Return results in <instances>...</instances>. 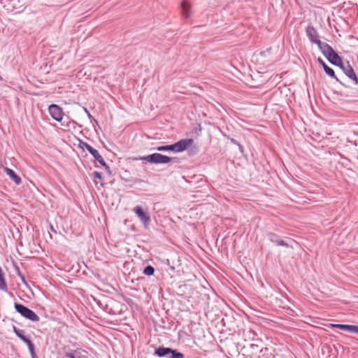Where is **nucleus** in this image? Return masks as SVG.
Returning <instances> with one entry per match:
<instances>
[{"label":"nucleus","instance_id":"1","mask_svg":"<svg viewBox=\"0 0 358 358\" xmlns=\"http://www.w3.org/2000/svg\"><path fill=\"white\" fill-rule=\"evenodd\" d=\"M193 142L192 138H184L171 145L158 146L155 150L159 152H181L190 148Z\"/></svg>","mask_w":358,"mask_h":358},{"label":"nucleus","instance_id":"2","mask_svg":"<svg viewBox=\"0 0 358 358\" xmlns=\"http://www.w3.org/2000/svg\"><path fill=\"white\" fill-rule=\"evenodd\" d=\"M176 158H171L169 156L164 155L159 153H153L145 157H141L139 158H136L135 159L145 160L150 164H168L171 162L172 159H176Z\"/></svg>","mask_w":358,"mask_h":358},{"label":"nucleus","instance_id":"3","mask_svg":"<svg viewBox=\"0 0 358 358\" xmlns=\"http://www.w3.org/2000/svg\"><path fill=\"white\" fill-rule=\"evenodd\" d=\"M14 308L17 313L31 322H38L40 320L38 315L23 304L15 303Z\"/></svg>","mask_w":358,"mask_h":358},{"label":"nucleus","instance_id":"4","mask_svg":"<svg viewBox=\"0 0 358 358\" xmlns=\"http://www.w3.org/2000/svg\"><path fill=\"white\" fill-rule=\"evenodd\" d=\"M340 69L343 71V72L351 80H352L355 84L358 85V78L350 64L349 62H347L346 64L342 62V65L338 66Z\"/></svg>","mask_w":358,"mask_h":358},{"label":"nucleus","instance_id":"5","mask_svg":"<svg viewBox=\"0 0 358 358\" xmlns=\"http://www.w3.org/2000/svg\"><path fill=\"white\" fill-rule=\"evenodd\" d=\"M48 110L52 119L57 122L62 121L64 115L62 108L56 104H51L48 108Z\"/></svg>","mask_w":358,"mask_h":358},{"label":"nucleus","instance_id":"6","mask_svg":"<svg viewBox=\"0 0 358 358\" xmlns=\"http://www.w3.org/2000/svg\"><path fill=\"white\" fill-rule=\"evenodd\" d=\"M133 210L145 226L149 224L150 222V217L149 214L145 213L141 206H136L134 208Z\"/></svg>","mask_w":358,"mask_h":358},{"label":"nucleus","instance_id":"7","mask_svg":"<svg viewBox=\"0 0 358 358\" xmlns=\"http://www.w3.org/2000/svg\"><path fill=\"white\" fill-rule=\"evenodd\" d=\"M267 236H268V240L271 243L275 244L278 246H283V247H286V248H292V246L290 245L289 244V243L282 240L280 238V236L275 234V233L268 232L267 234Z\"/></svg>","mask_w":358,"mask_h":358},{"label":"nucleus","instance_id":"8","mask_svg":"<svg viewBox=\"0 0 358 358\" xmlns=\"http://www.w3.org/2000/svg\"><path fill=\"white\" fill-rule=\"evenodd\" d=\"M306 34L312 43L316 44L320 41L319 34L313 25L306 27Z\"/></svg>","mask_w":358,"mask_h":358},{"label":"nucleus","instance_id":"9","mask_svg":"<svg viewBox=\"0 0 358 358\" xmlns=\"http://www.w3.org/2000/svg\"><path fill=\"white\" fill-rule=\"evenodd\" d=\"M326 58L333 65L337 66L342 65L343 59L338 53L334 51V50H333L328 55H326Z\"/></svg>","mask_w":358,"mask_h":358},{"label":"nucleus","instance_id":"10","mask_svg":"<svg viewBox=\"0 0 358 358\" xmlns=\"http://www.w3.org/2000/svg\"><path fill=\"white\" fill-rule=\"evenodd\" d=\"M317 62H319V64L322 66L324 71H325V73L329 76H330L331 78H334L337 82L340 83L341 84H342V83L340 81V80L335 75V72L334 71L333 69H331V67H329L325 62L324 61L319 57L317 59Z\"/></svg>","mask_w":358,"mask_h":358},{"label":"nucleus","instance_id":"11","mask_svg":"<svg viewBox=\"0 0 358 358\" xmlns=\"http://www.w3.org/2000/svg\"><path fill=\"white\" fill-rule=\"evenodd\" d=\"M171 348L164 346H159L155 350L154 355L158 357L170 358Z\"/></svg>","mask_w":358,"mask_h":358},{"label":"nucleus","instance_id":"12","mask_svg":"<svg viewBox=\"0 0 358 358\" xmlns=\"http://www.w3.org/2000/svg\"><path fill=\"white\" fill-rule=\"evenodd\" d=\"M316 45H317L320 50L325 57L326 55H328L334 50L328 43L322 42L321 41H318Z\"/></svg>","mask_w":358,"mask_h":358},{"label":"nucleus","instance_id":"13","mask_svg":"<svg viewBox=\"0 0 358 358\" xmlns=\"http://www.w3.org/2000/svg\"><path fill=\"white\" fill-rule=\"evenodd\" d=\"M79 145L82 149H86L93 156L94 159L99 155V151L94 148L87 143L80 141Z\"/></svg>","mask_w":358,"mask_h":358},{"label":"nucleus","instance_id":"14","mask_svg":"<svg viewBox=\"0 0 358 358\" xmlns=\"http://www.w3.org/2000/svg\"><path fill=\"white\" fill-rule=\"evenodd\" d=\"M4 171L6 174L17 184L20 185L22 182V180L19 176L11 169L8 167L4 168Z\"/></svg>","mask_w":358,"mask_h":358},{"label":"nucleus","instance_id":"15","mask_svg":"<svg viewBox=\"0 0 358 358\" xmlns=\"http://www.w3.org/2000/svg\"><path fill=\"white\" fill-rule=\"evenodd\" d=\"M13 330L15 335L24 343H26L29 340V338L24 336V330L19 329L15 325H13Z\"/></svg>","mask_w":358,"mask_h":358},{"label":"nucleus","instance_id":"16","mask_svg":"<svg viewBox=\"0 0 358 358\" xmlns=\"http://www.w3.org/2000/svg\"><path fill=\"white\" fill-rule=\"evenodd\" d=\"M181 9H182V15L186 18L189 17L190 15L189 12V6L188 5V3L186 1H183L181 3Z\"/></svg>","mask_w":358,"mask_h":358},{"label":"nucleus","instance_id":"17","mask_svg":"<svg viewBox=\"0 0 358 358\" xmlns=\"http://www.w3.org/2000/svg\"><path fill=\"white\" fill-rule=\"evenodd\" d=\"M0 289L4 292L7 291V285L5 280L4 274L0 267Z\"/></svg>","mask_w":358,"mask_h":358},{"label":"nucleus","instance_id":"18","mask_svg":"<svg viewBox=\"0 0 358 358\" xmlns=\"http://www.w3.org/2000/svg\"><path fill=\"white\" fill-rule=\"evenodd\" d=\"M332 326L335 328L341 330L347 331L351 332L352 326L351 324H334Z\"/></svg>","mask_w":358,"mask_h":358},{"label":"nucleus","instance_id":"19","mask_svg":"<svg viewBox=\"0 0 358 358\" xmlns=\"http://www.w3.org/2000/svg\"><path fill=\"white\" fill-rule=\"evenodd\" d=\"M155 271V269L152 266L148 265L144 268V269L143 271V273L145 275L151 276V275H154Z\"/></svg>","mask_w":358,"mask_h":358},{"label":"nucleus","instance_id":"20","mask_svg":"<svg viewBox=\"0 0 358 358\" xmlns=\"http://www.w3.org/2000/svg\"><path fill=\"white\" fill-rule=\"evenodd\" d=\"M170 358H185V355L177 350L171 348Z\"/></svg>","mask_w":358,"mask_h":358},{"label":"nucleus","instance_id":"21","mask_svg":"<svg viewBox=\"0 0 358 358\" xmlns=\"http://www.w3.org/2000/svg\"><path fill=\"white\" fill-rule=\"evenodd\" d=\"M95 159L103 167V166H106V162L104 161L103 158L102 157V156L99 154L96 157H95Z\"/></svg>","mask_w":358,"mask_h":358},{"label":"nucleus","instance_id":"22","mask_svg":"<svg viewBox=\"0 0 358 358\" xmlns=\"http://www.w3.org/2000/svg\"><path fill=\"white\" fill-rule=\"evenodd\" d=\"M25 343L27 345L29 352L35 350V346L30 339Z\"/></svg>","mask_w":358,"mask_h":358},{"label":"nucleus","instance_id":"23","mask_svg":"<svg viewBox=\"0 0 358 358\" xmlns=\"http://www.w3.org/2000/svg\"><path fill=\"white\" fill-rule=\"evenodd\" d=\"M198 152V148L196 147L191 148L189 150V155H195Z\"/></svg>","mask_w":358,"mask_h":358},{"label":"nucleus","instance_id":"24","mask_svg":"<svg viewBox=\"0 0 358 358\" xmlns=\"http://www.w3.org/2000/svg\"><path fill=\"white\" fill-rule=\"evenodd\" d=\"M85 111L87 114V117H89V119H90L91 120H94V122L97 124L98 122L93 117V116L90 113L87 108H85Z\"/></svg>","mask_w":358,"mask_h":358},{"label":"nucleus","instance_id":"25","mask_svg":"<svg viewBox=\"0 0 358 358\" xmlns=\"http://www.w3.org/2000/svg\"><path fill=\"white\" fill-rule=\"evenodd\" d=\"M93 176H94V179H95V178H99V179H100V180H101V179H102L101 173H99V172H98V171H94V172L93 173Z\"/></svg>","mask_w":358,"mask_h":358},{"label":"nucleus","instance_id":"26","mask_svg":"<svg viewBox=\"0 0 358 358\" xmlns=\"http://www.w3.org/2000/svg\"><path fill=\"white\" fill-rule=\"evenodd\" d=\"M351 332L355 333L358 334V326L357 325H352L351 329Z\"/></svg>","mask_w":358,"mask_h":358},{"label":"nucleus","instance_id":"27","mask_svg":"<svg viewBox=\"0 0 358 358\" xmlns=\"http://www.w3.org/2000/svg\"><path fill=\"white\" fill-rule=\"evenodd\" d=\"M66 356L69 358H76V355L73 352H66Z\"/></svg>","mask_w":358,"mask_h":358},{"label":"nucleus","instance_id":"28","mask_svg":"<svg viewBox=\"0 0 358 358\" xmlns=\"http://www.w3.org/2000/svg\"><path fill=\"white\" fill-rule=\"evenodd\" d=\"M106 171L110 175L111 174V171H110V167L106 164V166H103Z\"/></svg>","mask_w":358,"mask_h":358},{"label":"nucleus","instance_id":"29","mask_svg":"<svg viewBox=\"0 0 358 358\" xmlns=\"http://www.w3.org/2000/svg\"><path fill=\"white\" fill-rule=\"evenodd\" d=\"M30 355H31V358L38 357V356H37V355H36V353L35 352V350L31 351V352H30Z\"/></svg>","mask_w":358,"mask_h":358},{"label":"nucleus","instance_id":"30","mask_svg":"<svg viewBox=\"0 0 358 358\" xmlns=\"http://www.w3.org/2000/svg\"><path fill=\"white\" fill-rule=\"evenodd\" d=\"M30 355H31V358L38 357V356H37V355H36V353L35 352V350L31 351V352H30Z\"/></svg>","mask_w":358,"mask_h":358},{"label":"nucleus","instance_id":"31","mask_svg":"<svg viewBox=\"0 0 358 358\" xmlns=\"http://www.w3.org/2000/svg\"><path fill=\"white\" fill-rule=\"evenodd\" d=\"M21 279H22V281L24 284H26V281H25V280H24V278L23 276H22V275H21Z\"/></svg>","mask_w":358,"mask_h":358},{"label":"nucleus","instance_id":"32","mask_svg":"<svg viewBox=\"0 0 358 358\" xmlns=\"http://www.w3.org/2000/svg\"><path fill=\"white\" fill-rule=\"evenodd\" d=\"M51 230L53 231L54 232H56L55 230L53 229L52 226H51Z\"/></svg>","mask_w":358,"mask_h":358},{"label":"nucleus","instance_id":"33","mask_svg":"<svg viewBox=\"0 0 358 358\" xmlns=\"http://www.w3.org/2000/svg\"><path fill=\"white\" fill-rule=\"evenodd\" d=\"M3 80L2 77H1V76H0V80Z\"/></svg>","mask_w":358,"mask_h":358},{"label":"nucleus","instance_id":"34","mask_svg":"<svg viewBox=\"0 0 358 358\" xmlns=\"http://www.w3.org/2000/svg\"><path fill=\"white\" fill-rule=\"evenodd\" d=\"M35 358H38V357H35Z\"/></svg>","mask_w":358,"mask_h":358}]
</instances>
